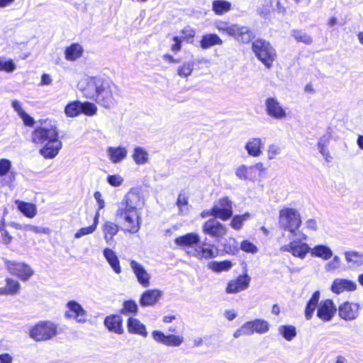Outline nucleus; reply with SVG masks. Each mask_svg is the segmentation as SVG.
<instances>
[{
	"label": "nucleus",
	"mask_w": 363,
	"mask_h": 363,
	"mask_svg": "<svg viewBox=\"0 0 363 363\" xmlns=\"http://www.w3.org/2000/svg\"><path fill=\"white\" fill-rule=\"evenodd\" d=\"M104 323L106 329L111 333L122 335L124 332L123 318L120 315L111 314L106 316Z\"/></svg>",
	"instance_id": "obj_16"
},
{
	"label": "nucleus",
	"mask_w": 363,
	"mask_h": 363,
	"mask_svg": "<svg viewBox=\"0 0 363 363\" xmlns=\"http://www.w3.org/2000/svg\"><path fill=\"white\" fill-rule=\"evenodd\" d=\"M60 332L58 325L51 320H40L32 325L28 336L35 342H46L52 340Z\"/></svg>",
	"instance_id": "obj_7"
},
{
	"label": "nucleus",
	"mask_w": 363,
	"mask_h": 363,
	"mask_svg": "<svg viewBox=\"0 0 363 363\" xmlns=\"http://www.w3.org/2000/svg\"><path fill=\"white\" fill-rule=\"evenodd\" d=\"M130 265L138 283L145 288L148 287L150 284L151 276L147 273L144 267L135 260H130Z\"/></svg>",
	"instance_id": "obj_15"
},
{
	"label": "nucleus",
	"mask_w": 363,
	"mask_h": 363,
	"mask_svg": "<svg viewBox=\"0 0 363 363\" xmlns=\"http://www.w3.org/2000/svg\"><path fill=\"white\" fill-rule=\"evenodd\" d=\"M18 210L27 218H32L37 214V208L32 203L19 201L18 203Z\"/></svg>",
	"instance_id": "obj_35"
},
{
	"label": "nucleus",
	"mask_w": 363,
	"mask_h": 363,
	"mask_svg": "<svg viewBox=\"0 0 363 363\" xmlns=\"http://www.w3.org/2000/svg\"><path fill=\"white\" fill-rule=\"evenodd\" d=\"M153 339L159 343L163 344L169 347H179L184 342L182 335H165L160 330H154L152 333Z\"/></svg>",
	"instance_id": "obj_13"
},
{
	"label": "nucleus",
	"mask_w": 363,
	"mask_h": 363,
	"mask_svg": "<svg viewBox=\"0 0 363 363\" xmlns=\"http://www.w3.org/2000/svg\"><path fill=\"white\" fill-rule=\"evenodd\" d=\"M222 43V40L216 33L203 35L200 40V46L205 50L216 45H221Z\"/></svg>",
	"instance_id": "obj_30"
},
{
	"label": "nucleus",
	"mask_w": 363,
	"mask_h": 363,
	"mask_svg": "<svg viewBox=\"0 0 363 363\" xmlns=\"http://www.w3.org/2000/svg\"><path fill=\"white\" fill-rule=\"evenodd\" d=\"M25 228L37 234H48L50 233V229L48 228H43L30 225L26 226Z\"/></svg>",
	"instance_id": "obj_59"
},
{
	"label": "nucleus",
	"mask_w": 363,
	"mask_h": 363,
	"mask_svg": "<svg viewBox=\"0 0 363 363\" xmlns=\"http://www.w3.org/2000/svg\"><path fill=\"white\" fill-rule=\"evenodd\" d=\"M188 204V196L184 193H180L177 200V205L182 208Z\"/></svg>",
	"instance_id": "obj_62"
},
{
	"label": "nucleus",
	"mask_w": 363,
	"mask_h": 363,
	"mask_svg": "<svg viewBox=\"0 0 363 363\" xmlns=\"http://www.w3.org/2000/svg\"><path fill=\"white\" fill-rule=\"evenodd\" d=\"M228 254L231 253L235 255L240 248V245L234 238L228 239Z\"/></svg>",
	"instance_id": "obj_58"
},
{
	"label": "nucleus",
	"mask_w": 363,
	"mask_h": 363,
	"mask_svg": "<svg viewBox=\"0 0 363 363\" xmlns=\"http://www.w3.org/2000/svg\"><path fill=\"white\" fill-rule=\"evenodd\" d=\"M213 11L217 15L223 14L227 11V1L223 0H216L213 2Z\"/></svg>",
	"instance_id": "obj_48"
},
{
	"label": "nucleus",
	"mask_w": 363,
	"mask_h": 363,
	"mask_svg": "<svg viewBox=\"0 0 363 363\" xmlns=\"http://www.w3.org/2000/svg\"><path fill=\"white\" fill-rule=\"evenodd\" d=\"M320 296V293L319 291H316L313 294L306 305L305 317L307 320H311L315 310L317 308V316L323 321L328 322L333 318L337 308L330 299L323 301L318 306Z\"/></svg>",
	"instance_id": "obj_6"
},
{
	"label": "nucleus",
	"mask_w": 363,
	"mask_h": 363,
	"mask_svg": "<svg viewBox=\"0 0 363 363\" xmlns=\"http://www.w3.org/2000/svg\"><path fill=\"white\" fill-rule=\"evenodd\" d=\"M107 181L110 185L114 187L119 186L123 182V178L119 175H109L107 177Z\"/></svg>",
	"instance_id": "obj_57"
},
{
	"label": "nucleus",
	"mask_w": 363,
	"mask_h": 363,
	"mask_svg": "<svg viewBox=\"0 0 363 363\" xmlns=\"http://www.w3.org/2000/svg\"><path fill=\"white\" fill-rule=\"evenodd\" d=\"M67 311L65 313V317L67 319H74L78 323H85L86 321V311L76 301L72 300L66 304Z\"/></svg>",
	"instance_id": "obj_11"
},
{
	"label": "nucleus",
	"mask_w": 363,
	"mask_h": 363,
	"mask_svg": "<svg viewBox=\"0 0 363 363\" xmlns=\"http://www.w3.org/2000/svg\"><path fill=\"white\" fill-rule=\"evenodd\" d=\"M301 225V216L296 208L286 207L279 211V228L281 230L289 233L291 236L297 238L294 240H308V236L300 230Z\"/></svg>",
	"instance_id": "obj_5"
},
{
	"label": "nucleus",
	"mask_w": 363,
	"mask_h": 363,
	"mask_svg": "<svg viewBox=\"0 0 363 363\" xmlns=\"http://www.w3.org/2000/svg\"><path fill=\"white\" fill-rule=\"evenodd\" d=\"M202 230L204 234L216 238L222 237L226 232L225 227L215 218H211L205 222Z\"/></svg>",
	"instance_id": "obj_14"
},
{
	"label": "nucleus",
	"mask_w": 363,
	"mask_h": 363,
	"mask_svg": "<svg viewBox=\"0 0 363 363\" xmlns=\"http://www.w3.org/2000/svg\"><path fill=\"white\" fill-rule=\"evenodd\" d=\"M252 49L257 59L268 69L271 68L277 58V53L271 44L262 39L255 40Z\"/></svg>",
	"instance_id": "obj_8"
},
{
	"label": "nucleus",
	"mask_w": 363,
	"mask_h": 363,
	"mask_svg": "<svg viewBox=\"0 0 363 363\" xmlns=\"http://www.w3.org/2000/svg\"><path fill=\"white\" fill-rule=\"evenodd\" d=\"M133 159L137 164H143L148 162V154L143 148L136 147L133 150Z\"/></svg>",
	"instance_id": "obj_40"
},
{
	"label": "nucleus",
	"mask_w": 363,
	"mask_h": 363,
	"mask_svg": "<svg viewBox=\"0 0 363 363\" xmlns=\"http://www.w3.org/2000/svg\"><path fill=\"white\" fill-rule=\"evenodd\" d=\"M279 250L281 252H289L301 259H305L308 253L312 257L323 260H328L333 256L331 248L325 245L320 244L311 247L306 241L301 240H291L289 243L281 246Z\"/></svg>",
	"instance_id": "obj_4"
},
{
	"label": "nucleus",
	"mask_w": 363,
	"mask_h": 363,
	"mask_svg": "<svg viewBox=\"0 0 363 363\" xmlns=\"http://www.w3.org/2000/svg\"><path fill=\"white\" fill-rule=\"evenodd\" d=\"M305 227L308 230L316 231L318 230V223L315 219L310 218L305 222Z\"/></svg>",
	"instance_id": "obj_61"
},
{
	"label": "nucleus",
	"mask_w": 363,
	"mask_h": 363,
	"mask_svg": "<svg viewBox=\"0 0 363 363\" xmlns=\"http://www.w3.org/2000/svg\"><path fill=\"white\" fill-rule=\"evenodd\" d=\"M94 196V198L96 200L98 205H99V209H98V211H99V210L104 208L105 203H104V201L102 199V195H101V192L95 191Z\"/></svg>",
	"instance_id": "obj_63"
},
{
	"label": "nucleus",
	"mask_w": 363,
	"mask_h": 363,
	"mask_svg": "<svg viewBox=\"0 0 363 363\" xmlns=\"http://www.w3.org/2000/svg\"><path fill=\"white\" fill-rule=\"evenodd\" d=\"M272 6V2L271 0H264L262 6L259 9V15L264 18L268 17L271 11Z\"/></svg>",
	"instance_id": "obj_54"
},
{
	"label": "nucleus",
	"mask_w": 363,
	"mask_h": 363,
	"mask_svg": "<svg viewBox=\"0 0 363 363\" xmlns=\"http://www.w3.org/2000/svg\"><path fill=\"white\" fill-rule=\"evenodd\" d=\"M16 69V65L13 60L9 59L4 60L0 57V72H5L6 73L13 72Z\"/></svg>",
	"instance_id": "obj_46"
},
{
	"label": "nucleus",
	"mask_w": 363,
	"mask_h": 363,
	"mask_svg": "<svg viewBox=\"0 0 363 363\" xmlns=\"http://www.w3.org/2000/svg\"><path fill=\"white\" fill-rule=\"evenodd\" d=\"M264 106L267 114L274 119L281 120L287 116L286 109L276 98H267Z\"/></svg>",
	"instance_id": "obj_12"
},
{
	"label": "nucleus",
	"mask_w": 363,
	"mask_h": 363,
	"mask_svg": "<svg viewBox=\"0 0 363 363\" xmlns=\"http://www.w3.org/2000/svg\"><path fill=\"white\" fill-rule=\"evenodd\" d=\"M6 268L9 273L21 281L28 280L33 274L31 267L24 262L6 261Z\"/></svg>",
	"instance_id": "obj_9"
},
{
	"label": "nucleus",
	"mask_w": 363,
	"mask_h": 363,
	"mask_svg": "<svg viewBox=\"0 0 363 363\" xmlns=\"http://www.w3.org/2000/svg\"><path fill=\"white\" fill-rule=\"evenodd\" d=\"M174 243L183 249L194 248L200 243V237L196 233H189L176 238Z\"/></svg>",
	"instance_id": "obj_20"
},
{
	"label": "nucleus",
	"mask_w": 363,
	"mask_h": 363,
	"mask_svg": "<svg viewBox=\"0 0 363 363\" xmlns=\"http://www.w3.org/2000/svg\"><path fill=\"white\" fill-rule=\"evenodd\" d=\"M65 57L68 61H75L84 53L83 47L78 43H72L65 50Z\"/></svg>",
	"instance_id": "obj_25"
},
{
	"label": "nucleus",
	"mask_w": 363,
	"mask_h": 363,
	"mask_svg": "<svg viewBox=\"0 0 363 363\" xmlns=\"http://www.w3.org/2000/svg\"><path fill=\"white\" fill-rule=\"evenodd\" d=\"M103 254L106 259L107 260L109 265L111 267L113 270L116 274L121 272V268L120 265L119 259L116 252L109 248H105L103 251Z\"/></svg>",
	"instance_id": "obj_29"
},
{
	"label": "nucleus",
	"mask_w": 363,
	"mask_h": 363,
	"mask_svg": "<svg viewBox=\"0 0 363 363\" xmlns=\"http://www.w3.org/2000/svg\"><path fill=\"white\" fill-rule=\"evenodd\" d=\"M280 154V147L277 145H270L267 150V156L269 160H273Z\"/></svg>",
	"instance_id": "obj_56"
},
{
	"label": "nucleus",
	"mask_w": 363,
	"mask_h": 363,
	"mask_svg": "<svg viewBox=\"0 0 363 363\" xmlns=\"http://www.w3.org/2000/svg\"><path fill=\"white\" fill-rule=\"evenodd\" d=\"M21 285L19 282L12 278L5 279V286L0 287L1 296H14L19 294Z\"/></svg>",
	"instance_id": "obj_24"
},
{
	"label": "nucleus",
	"mask_w": 363,
	"mask_h": 363,
	"mask_svg": "<svg viewBox=\"0 0 363 363\" xmlns=\"http://www.w3.org/2000/svg\"><path fill=\"white\" fill-rule=\"evenodd\" d=\"M345 260L347 263H352L354 265L359 267L363 264V254L350 250L344 252Z\"/></svg>",
	"instance_id": "obj_38"
},
{
	"label": "nucleus",
	"mask_w": 363,
	"mask_h": 363,
	"mask_svg": "<svg viewBox=\"0 0 363 363\" xmlns=\"http://www.w3.org/2000/svg\"><path fill=\"white\" fill-rule=\"evenodd\" d=\"M97 111V106L94 103L89 101L81 102V114L92 116L96 114Z\"/></svg>",
	"instance_id": "obj_44"
},
{
	"label": "nucleus",
	"mask_w": 363,
	"mask_h": 363,
	"mask_svg": "<svg viewBox=\"0 0 363 363\" xmlns=\"http://www.w3.org/2000/svg\"><path fill=\"white\" fill-rule=\"evenodd\" d=\"M251 277L246 273L228 282V293H239L248 289Z\"/></svg>",
	"instance_id": "obj_19"
},
{
	"label": "nucleus",
	"mask_w": 363,
	"mask_h": 363,
	"mask_svg": "<svg viewBox=\"0 0 363 363\" xmlns=\"http://www.w3.org/2000/svg\"><path fill=\"white\" fill-rule=\"evenodd\" d=\"M182 37L180 38L186 43H192L196 36V31L189 26H185L182 30Z\"/></svg>",
	"instance_id": "obj_45"
},
{
	"label": "nucleus",
	"mask_w": 363,
	"mask_h": 363,
	"mask_svg": "<svg viewBox=\"0 0 363 363\" xmlns=\"http://www.w3.org/2000/svg\"><path fill=\"white\" fill-rule=\"evenodd\" d=\"M30 142L41 146L39 153L46 160L55 157L62 147L58 128L48 118L38 121V125L31 132Z\"/></svg>",
	"instance_id": "obj_2"
},
{
	"label": "nucleus",
	"mask_w": 363,
	"mask_h": 363,
	"mask_svg": "<svg viewBox=\"0 0 363 363\" xmlns=\"http://www.w3.org/2000/svg\"><path fill=\"white\" fill-rule=\"evenodd\" d=\"M65 113L67 117L74 118L81 114V101L69 102L65 107Z\"/></svg>",
	"instance_id": "obj_37"
},
{
	"label": "nucleus",
	"mask_w": 363,
	"mask_h": 363,
	"mask_svg": "<svg viewBox=\"0 0 363 363\" xmlns=\"http://www.w3.org/2000/svg\"><path fill=\"white\" fill-rule=\"evenodd\" d=\"M341 260L340 257L335 255L333 257V259L328 262L325 266V269L327 272L335 271L340 267Z\"/></svg>",
	"instance_id": "obj_49"
},
{
	"label": "nucleus",
	"mask_w": 363,
	"mask_h": 363,
	"mask_svg": "<svg viewBox=\"0 0 363 363\" xmlns=\"http://www.w3.org/2000/svg\"><path fill=\"white\" fill-rule=\"evenodd\" d=\"M241 335H250L248 334V330L247 329L246 323H245L240 328L236 330L233 335L235 338L239 337Z\"/></svg>",
	"instance_id": "obj_64"
},
{
	"label": "nucleus",
	"mask_w": 363,
	"mask_h": 363,
	"mask_svg": "<svg viewBox=\"0 0 363 363\" xmlns=\"http://www.w3.org/2000/svg\"><path fill=\"white\" fill-rule=\"evenodd\" d=\"M145 201L137 189H131L120 203L115 216L121 221L123 230L130 234L139 231L142 223L140 211L143 208Z\"/></svg>",
	"instance_id": "obj_1"
},
{
	"label": "nucleus",
	"mask_w": 363,
	"mask_h": 363,
	"mask_svg": "<svg viewBox=\"0 0 363 363\" xmlns=\"http://www.w3.org/2000/svg\"><path fill=\"white\" fill-rule=\"evenodd\" d=\"M279 333L286 340L291 341L296 336V329L293 325H280Z\"/></svg>",
	"instance_id": "obj_41"
},
{
	"label": "nucleus",
	"mask_w": 363,
	"mask_h": 363,
	"mask_svg": "<svg viewBox=\"0 0 363 363\" xmlns=\"http://www.w3.org/2000/svg\"><path fill=\"white\" fill-rule=\"evenodd\" d=\"M127 329L129 333L140 335L143 337L147 336L145 325L138 318L130 317L127 320Z\"/></svg>",
	"instance_id": "obj_23"
},
{
	"label": "nucleus",
	"mask_w": 363,
	"mask_h": 363,
	"mask_svg": "<svg viewBox=\"0 0 363 363\" xmlns=\"http://www.w3.org/2000/svg\"><path fill=\"white\" fill-rule=\"evenodd\" d=\"M330 140V135H324L319 139L317 143L318 150L326 162H330L332 159L330 151L328 149Z\"/></svg>",
	"instance_id": "obj_31"
},
{
	"label": "nucleus",
	"mask_w": 363,
	"mask_h": 363,
	"mask_svg": "<svg viewBox=\"0 0 363 363\" xmlns=\"http://www.w3.org/2000/svg\"><path fill=\"white\" fill-rule=\"evenodd\" d=\"M104 240L107 243L113 240L114 236L119 231V226L112 221H105L102 225Z\"/></svg>",
	"instance_id": "obj_28"
},
{
	"label": "nucleus",
	"mask_w": 363,
	"mask_h": 363,
	"mask_svg": "<svg viewBox=\"0 0 363 363\" xmlns=\"http://www.w3.org/2000/svg\"><path fill=\"white\" fill-rule=\"evenodd\" d=\"M11 105L13 109L17 112L18 115L23 120V123L26 125L33 126L34 125V119L23 111L18 101L13 100L11 103Z\"/></svg>",
	"instance_id": "obj_34"
},
{
	"label": "nucleus",
	"mask_w": 363,
	"mask_h": 363,
	"mask_svg": "<svg viewBox=\"0 0 363 363\" xmlns=\"http://www.w3.org/2000/svg\"><path fill=\"white\" fill-rule=\"evenodd\" d=\"M360 308L359 303L345 301L338 307V315L346 321H352L359 317Z\"/></svg>",
	"instance_id": "obj_10"
},
{
	"label": "nucleus",
	"mask_w": 363,
	"mask_h": 363,
	"mask_svg": "<svg viewBox=\"0 0 363 363\" xmlns=\"http://www.w3.org/2000/svg\"><path fill=\"white\" fill-rule=\"evenodd\" d=\"M236 176L243 180H253L256 178V174L252 172L250 166L241 165L235 170Z\"/></svg>",
	"instance_id": "obj_36"
},
{
	"label": "nucleus",
	"mask_w": 363,
	"mask_h": 363,
	"mask_svg": "<svg viewBox=\"0 0 363 363\" xmlns=\"http://www.w3.org/2000/svg\"><path fill=\"white\" fill-rule=\"evenodd\" d=\"M11 168V162L8 159L0 160V177L6 175Z\"/></svg>",
	"instance_id": "obj_55"
},
{
	"label": "nucleus",
	"mask_w": 363,
	"mask_h": 363,
	"mask_svg": "<svg viewBox=\"0 0 363 363\" xmlns=\"http://www.w3.org/2000/svg\"><path fill=\"white\" fill-rule=\"evenodd\" d=\"M240 249L245 252L255 254L258 249L252 242L249 240H244L240 244Z\"/></svg>",
	"instance_id": "obj_53"
},
{
	"label": "nucleus",
	"mask_w": 363,
	"mask_h": 363,
	"mask_svg": "<svg viewBox=\"0 0 363 363\" xmlns=\"http://www.w3.org/2000/svg\"><path fill=\"white\" fill-rule=\"evenodd\" d=\"M174 43L171 45V50L175 53L179 52L182 50V40L179 36L172 38Z\"/></svg>",
	"instance_id": "obj_60"
},
{
	"label": "nucleus",
	"mask_w": 363,
	"mask_h": 363,
	"mask_svg": "<svg viewBox=\"0 0 363 363\" xmlns=\"http://www.w3.org/2000/svg\"><path fill=\"white\" fill-rule=\"evenodd\" d=\"M250 214L249 213H245L241 216H235L232 218L230 225L235 230H240L242 228L244 223L250 219Z\"/></svg>",
	"instance_id": "obj_43"
},
{
	"label": "nucleus",
	"mask_w": 363,
	"mask_h": 363,
	"mask_svg": "<svg viewBox=\"0 0 363 363\" xmlns=\"http://www.w3.org/2000/svg\"><path fill=\"white\" fill-rule=\"evenodd\" d=\"M208 267L216 272H220L227 270V260L222 262H211L208 263Z\"/></svg>",
	"instance_id": "obj_50"
},
{
	"label": "nucleus",
	"mask_w": 363,
	"mask_h": 363,
	"mask_svg": "<svg viewBox=\"0 0 363 363\" xmlns=\"http://www.w3.org/2000/svg\"><path fill=\"white\" fill-rule=\"evenodd\" d=\"M1 240L0 242L6 246H9L13 240V237L9 232L4 228H0Z\"/></svg>",
	"instance_id": "obj_52"
},
{
	"label": "nucleus",
	"mask_w": 363,
	"mask_h": 363,
	"mask_svg": "<svg viewBox=\"0 0 363 363\" xmlns=\"http://www.w3.org/2000/svg\"><path fill=\"white\" fill-rule=\"evenodd\" d=\"M188 253L199 259H210L213 255V252L211 247L206 246L204 243L201 244V242L198 244V245H196L194 250L188 252Z\"/></svg>",
	"instance_id": "obj_27"
},
{
	"label": "nucleus",
	"mask_w": 363,
	"mask_h": 363,
	"mask_svg": "<svg viewBox=\"0 0 363 363\" xmlns=\"http://www.w3.org/2000/svg\"><path fill=\"white\" fill-rule=\"evenodd\" d=\"M245 323L249 335H252L255 333L264 334L269 330L270 325L268 321L264 319L258 318Z\"/></svg>",
	"instance_id": "obj_22"
},
{
	"label": "nucleus",
	"mask_w": 363,
	"mask_h": 363,
	"mask_svg": "<svg viewBox=\"0 0 363 363\" xmlns=\"http://www.w3.org/2000/svg\"><path fill=\"white\" fill-rule=\"evenodd\" d=\"M357 287V284L352 280L337 278L333 281L330 289L333 293L340 294L345 291H354Z\"/></svg>",
	"instance_id": "obj_18"
},
{
	"label": "nucleus",
	"mask_w": 363,
	"mask_h": 363,
	"mask_svg": "<svg viewBox=\"0 0 363 363\" xmlns=\"http://www.w3.org/2000/svg\"><path fill=\"white\" fill-rule=\"evenodd\" d=\"M99 212H96L94 217L93 223L87 227H83L79 228L75 233H74V238L78 239L82 238V236L89 235L95 232V230L97 228L98 224H99Z\"/></svg>",
	"instance_id": "obj_33"
},
{
	"label": "nucleus",
	"mask_w": 363,
	"mask_h": 363,
	"mask_svg": "<svg viewBox=\"0 0 363 363\" xmlns=\"http://www.w3.org/2000/svg\"><path fill=\"white\" fill-rule=\"evenodd\" d=\"M228 35L242 43H249L252 38V33L247 27L233 25L228 28Z\"/></svg>",
	"instance_id": "obj_21"
},
{
	"label": "nucleus",
	"mask_w": 363,
	"mask_h": 363,
	"mask_svg": "<svg viewBox=\"0 0 363 363\" xmlns=\"http://www.w3.org/2000/svg\"><path fill=\"white\" fill-rule=\"evenodd\" d=\"M122 315H136L138 312V306L136 302L132 299L125 300L123 303L122 308L119 311Z\"/></svg>",
	"instance_id": "obj_39"
},
{
	"label": "nucleus",
	"mask_w": 363,
	"mask_h": 363,
	"mask_svg": "<svg viewBox=\"0 0 363 363\" xmlns=\"http://www.w3.org/2000/svg\"><path fill=\"white\" fill-rule=\"evenodd\" d=\"M263 146L264 143L261 138H254L245 144V148L250 156L259 157L262 153Z\"/></svg>",
	"instance_id": "obj_26"
},
{
	"label": "nucleus",
	"mask_w": 363,
	"mask_h": 363,
	"mask_svg": "<svg viewBox=\"0 0 363 363\" xmlns=\"http://www.w3.org/2000/svg\"><path fill=\"white\" fill-rule=\"evenodd\" d=\"M292 35L297 42L303 43L306 45L311 44L313 41L310 35L301 30H294Z\"/></svg>",
	"instance_id": "obj_47"
},
{
	"label": "nucleus",
	"mask_w": 363,
	"mask_h": 363,
	"mask_svg": "<svg viewBox=\"0 0 363 363\" xmlns=\"http://www.w3.org/2000/svg\"><path fill=\"white\" fill-rule=\"evenodd\" d=\"M110 160L118 163L125 159L127 156V150L123 147H111L108 150Z\"/></svg>",
	"instance_id": "obj_32"
},
{
	"label": "nucleus",
	"mask_w": 363,
	"mask_h": 363,
	"mask_svg": "<svg viewBox=\"0 0 363 363\" xmlns=\"http://www.w3.org/2000/svg\"><path fill=\"white\" fill-rule=\"evenodd\" d=\"M162 291L159 289H148L143 291L140 297L139 303L143 307L155 306L162 297Z\"/></svg>",
	"instance_id": "obj_17"
},
{
	"label": "nucleus",
	"mask_w": 363,
	"mask_h": 363,
	"mask_svg": "<svg viewBox=\"0 0 363 363\" xmlns=\"http://www.w3.org/2000/svg\"><path fill=\"white\" fill-rule=\"evenodd\" d=\"M118 87L111 82L92 77H90L83 89L86 98L94 101L104 108L109 109L117 104L115 90Z\"/></svg>",
	"instance_id": "obj_3"
},
{
	"label": "nucleus",
	"mask_w": 363,
	"mask_h": 363,
	"mask_svg": "<svg viewBox=\"0 0 363 363\" xmlns=\"http://www.w3.org/2000/svg\"><path fill=\"white\" fill-rule=\"evenodd\" d=\"M212 215L213 218H220L223 220H227V208H219L217 206H214L211 208Z\"/></svg>",
	"instance_id": "obj_51"
},
{
	"label": "nucleus",
	"mask_w": 363,
	"mask_h": 363,
	"mask_svg": "<svg viewBox=\"0 0 363 363\" xmlns=\"http://www.w3.org/2000/svg\"><path fill=\"white\" fill-rule=\"evenodd\" d=\"M194 62L188 61L183 62L178 67L177 73L181 78H187L194 71Z\"/></svg>",
	"instance_id": "obj_42"
}]
</instances>
